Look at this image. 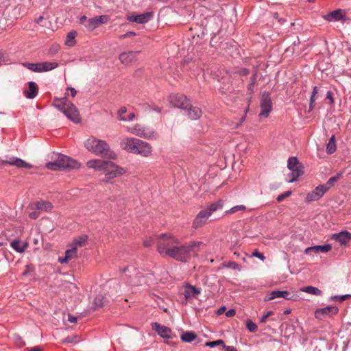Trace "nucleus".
<instances>
[{"label":"nucleus","mask_w":351,"mask_h":351,"mask_svg":"<svg viewBox=\"0 0 351 351\" xmlns=\"http://www.w3.org/2000/svg\"><path fill=\"white\" fill-rule=\"evenodd\" d=\"M127 112V109L125 107H122L118 112V114L119 117V119H121V117H123V114H125Z\"/></svg>","instance_id":"680f3d73"},{"label":"nucleus","mask_w":351,"mask_h":351,"mask_svg":"<svg viewBox=\"0 0 351 351\" xmlns=\"http://www.w3.org/2000/svg\"><path fill=\"white\" fill-rule=\"evenodd\" d=\"M42 350H43L42 348L39 346H34L30 349H27V351H42Z\"/></svg>","instance_id":"69168bd1"},{"label":"nucleus","mask_w":351,"mask_h":351,"mask_svg":"<svg viewBox=\"0 0 351 351\" xmlns=\"http://www.w3.org/2000/svg\"><path fill=\"white\" fill-rule=\"evenodd\" d=\"M315 101V95H312L310 98L309 110H312L314 108V102Z\"/></svg>","instance_id":"864d4df0"},{"label":"nucleus","mask_w":351,"mask_h":351,"mask_svg":"<svg viewBox=\"0 0 351 351\" xmlns=\"http://www.w3.org/2000/svg\"><path fill=\"white\" fill-rule=\"evenodd\" d=\"M326 99L330 100V104H333V98H332V93L330 90H328L326 93Z\"/></svg>","instance_id":"bf43d9fd"},{"label":"nucleus","mask_w":351,"mask_h":351,"mask_svg":"<svg viewBox=\"0 0 351 351\" xmlns=\"http://www.w3.org/2000/svg\"><path fill=\"white\" fill-rule=\"evenodd\" d=\"M351 298V295L350 294H346L342 295H334L331 297V300L333 301H337L341 302L344 301L345 300Z\"/></svg>","instance_id":"c03bdc74"},{"label":"nucleus","mask_w":351,"mask_h":351,"mask_svg":"<svg viewBox=\"0 0 351 351\" xmlns=\"http://www.w3.org/2000/svg\"><path fill=\"white\" fill-rule=\"evenodd\" d=\"M345 16V12L343 10L338 9L329 12L324 16V19L328 21H339Z\"/></svg>","instance_id":"5701e85b"},{"label":"nucleus","mask_w":351,"mask_h":351,"mask_svg":"<svg viewBox=\"0 0 351 351\" xmlns=\"http://www.w3.org/2000/svg\"><path fill=\"white\" fill-rule=\"evenodd\" d=\"M336 149L335 137V136H332L326 145V153L328 154H332L336 151Z\"/></svg>","instance_id":"2f4dec72"},{"label":"nucleus","mask_w":351,"mask_h":351,"mask_svg":"<svg viewBox=\"0 0 351 351\" xmlns=\"http://www.w3.org/2000/svg\"><path fill=\"white\" fill-rule=\"evenodd\" d=\"M331 249L332 246L330 244L315 245L306 248V250H304V253L307 255H311L313 252L316 254L319 252L325 253L329 252Z\"/></svg>","instance_id":"a211bd4d"},{"label":"nucleus","mask_w":351,"mask_h":351,"mask_svg":"<svg viewBox=\"0 0 351 351\" xmlns=\"http://www.w3.org/2000/svg\"><path fill=\"white\" fill-rule=\"evenodd\" d=\"M65 255L69 259H71L77 256V250H75V247H72L69 250H67L65 252Z\"/></svg>","instance_id":"a18cd8bd"},{"label":"nucleus","mask_w":351,"mask_h":351,"mask_svg":"<svg viewBox=\"0 0 351 351\" xmlns=\"http://www.w3.org/2000/svg\"><path fill=\"white\" fill-rule=\"evenodd\" d=\"M291 194V191H285V193L279 195L277 198H276V200L278 202H282L286 197L290 196Z\"/></svg>","instance_id":"49530a36"},{"label":"nucleus","mask_w":351,"mask_h":351,"mask_svg":"<svg viewBox=\"0 0 351 351\" xmlns=\"http://www.w3.org/2000/svg\"><path fill=\"white\" fill-rule=\"evenodd\" d=\"M201 293V289L196 288L195 287L186 284L184 286V295L186 300L196 298L198 295Z\"/></svg>","instance_id":"aec40b11"},{"label":"nucleus","mask_w":351,"mask_h":351,"mask_svg":"<svg viewBox=\"0 0 351 351\" xmlns=\"http://www.w3.org/2000/svg\"><path fill=\"white\" fill-rule=\"evenodd\" d=\"M135 117V114L134 113H130L127 117H121V121H132Z\"/></svg>","instance_id":"603ef678"},{"label":"nucleus","mask_w":351,"mask_h":351,"mask_svg":"<svg viewBox=\"0 0 351 351\" xmlns=\"http://www.w3.org/2000/svg\"><path fill=\"white\" fill-rule=\"evenodd\" d=\"M155 242H156L157 250L160 254L180 262H186L192 256H197L198 251L204 245L203 242L197 241H191L182 244L178 238L168 234L151 237L144 241L143 245L148 247Z\"/></svg>","instance_id":"f257e3e1"},{"label":"nucleus","mask_w":351,"mask_h":351,"mask_svg":"<svg viewBox=\"0 0 351 351\" xmlns=\"http://www.w3.org/2000/svg\"><path fill=\"white\" fill-rule=\"evenodd\" d=\"M10 246L17 252H23L27 247V243L19 240H14L10 243Z\"/></svg>","instance_id":"c85d7f7f"},{"label":"nucleus","mask_w":351,"mask_h":351,"mask_svg":"<svg viewBox=\"0 0 351 351\" xmlns=\"http://www.w3.org/2000/svg\"><path fill=\"white\" fill-rule=\"evenodd\" d=\"M2 164H9L11 165L16 166L19 168H25V169H31L32 168V165L29 163L26 162L25 160L19 158H14L13 159H10V160H3L1 162Z\"/></svg>","instance_id":"4be33fe9"},{"label":"nucleus","mask_w":351,"mask_h":351,"mask_svg":"<svg viewBox=\"0 0 351 351\" xmlns=\"http://www.w3.org/2000/svg\"><path fill=\"white\" fill-rule=\"evenodd\" d=\"M273 16L274 19H278V22L280 24H283L285 22V19H283L282 18H279V14L277 12L274 13Z\"/></svg>","instance_id":"4d7b16f0"},{"label":"nucleus","mask_w":351,"mask_h":351,"mask_svg":"<svg viewBox=\"0 0 351 351\" xmlns=\"http://www.w3.org/2000/svg\"><path fill=\"white\" fill-rule=\"evenodd\" d=\"M38 87L36 83L34 82H29L28 90H24L23 94L27 99H34L38 95Z\"/></svg>","instance_id":"393cba45"},{"label":"nucleus","mask_w":351,"mask_h":351,"mask_svg":"<svg viewBox=\"0 0 351 351\" xmlns=\"http://www.w3.org/2000/svg\"><path fill=\"white\" fill-rule=\"evenodd\" d=\"M223 345H225V343H224L223 341L221 339H218V340L214 341H209V342H206L205 343L206 346H208L210 348H215V346H222V347L223 348Z\"/></svg>","instance_id":"79ce46f5"},{"label":"nucleus","mask_w":351,"mask_h":351,"mask_svg":"<svg viewBox=\"0 0 351 351\" xmlns=\"http://www.w3.org/2000/svg\"><path fill=\"white\" fill-rule=\"evenodd\" d=\"M136 33L134 32H128L125 34L121 36V38H125L128 37L135 36Z\"/></svg>","instance_id":"13d9d810"},{"label":"nucleus","mask_w":351,"mask_h":351,"mask_svg":"<svg viewBox=\"0 0 351 351\" xmlns=\"http://www.w3.org/2000/svg\"><path fill=\"white\" fill-rule=\"evenodd\" d=\"M342 173H338L336 176L330 178L326 183L324 185L327 188V190L328 191L335 184V183L340 179Z\"/></svg>","instance_id":"c9c22d12"},{"label":"nucleus","mask_w":351,"mask_h":351,"mask_svg":"<svg viewBox=\"0 0 351 351\" xmlns=\"http://www.w3.org/2000/svg\"><path fill=\"white\" fill-rule=\"evenodd\" d=\"M88 240V237L86 235H83L81 237H79L77 238H75L73 240V247H75V250H77V247H82L85 245Z\"/></svg>","instance_id":"473e14b6"},{"label":"nucleus","mask_w":351,"mask_h":351,"mask_svg":"<svg viewBox=\"0 0 351 351\" xmlns=\"http://www.w3.org/2000/svg\"><path fill=\"white\" fill-rule=\"evenodd\" d=\"M152 329L156 331L158 335H160L163 339H169L171 338V330L163 325H161L157 322L152 323Z\"/></svg>","instance_id":"4468645a"},{"label":"nucleus","mask_w":351,"mask_h":351,"mask_svg":"<svg viewBox=\"0 0 351 351\" xmlns=\"http://www.w3.org/2000/svg\"><path fill=\"white\" fill-rule=\"evenodd\" d=\"M223 201L219 200L217 202L210 204L204 210L206 211L207 215L210 217L214 212H215L218 210H221L223 208Z\"/></svg>","instance_id":"cd10ccee"},{"label":"nucleus","mask_w":351,"mask_h":351,"mask_svg":"<svg viewBox=\"0 0 351 351\" xmlns=\"http://www.w3.org/2000/svg\"><path fill=\"white\" fill-rule=\"evenodd\" d=\"M84 145L89 152L97 156L109 159H116L117 158V154L110 148L109 145L105 141L92 136L84 142Z\"/></svg>","instance_id":"7ed1b4c3"},{"label":"nucleus","mask_w":351,"mask_h":351,"mask_svg":"<svg viewBox=\"0 0 351 351\" xmlns=\"http://www.w3.org/2000/svg\"><path fill=\"white\" fill-rule=\"evenodd\" d=\"M303 173V171H291V173L287 175V181L289 183H292L295 182L298 179V178L302 176Z\"/></svg>","instance_id":"f704fd0d"},{"label":"nucleus","mask_w":351,"mask_h":351,"mask_svg":"<svg viewBox=\"0 0 351 351\" xmlns=\"http://www.w3.org/2000/svg\"><path fill=\"white\" fill-rule=\"evenodd\" d=\"M53 106L58 110L64 113V114L71 121L75 123L81 121L79 112L75 106L69 101L66 97L62 98H55Z\"/></svg>","instance_id":"20e7f679"},{"label":"nucleus","mask_w":351,"mask_h":351,"mask_svg":"<svg viewBox=\"0 0 351 351\" xmlns=\"http://www.w3.org/2000/svg\"><path fill=\"white\" fill-rule=\"evenodd\" d=\"M109 20V16L107 15H100L93 18H90L85 25L86 27L89 31H93L101 24L106 23Z\"/></svg>","instance_id":"9d476101"},{"label":"nucleus","mask_w":351,"mask_h":351,"mask_svg":"<svg viewBox=\"0 0 351 351\" xmlns=\"http://www.w3.org/2000/svg\"><path fill=\"white\" fill-rule=\"evenodd\" d=\"M245 115L243 116L239 122L237 123L234 127V128H238L245 121Z\"/></svg>","instance_id":"e2e57ef3"},{"label":"nucleus","mask_w":351,"mask_h":351,"mask_svg":"<svg viewBox=\"0 0 351 351\" xmlns=\"http://www.w3.org/2000/svg\"><path fill=\"white\" fill-rule=\"evenodd\" d=\"M246 207L244 205H237L226 211V214H232L238 211H244Z\"/></svg>","instance_id":"a19ab883"},{"label":"nucleus","mask_w":351,"mask_h":351,"mask_svg":"<svg viewBox=\"0 0 351 351\" xmlns=\"http://www.w3.org/2000/svg\"><path fill=\"white\" fill-rule=\"evenodd\" d=\"M293 296L287 291H273L265 299V301H269L278 298H282L286 300H291Z\"/></svg>","instance_id":"412c9836"},{"label":"nucleus","mask_w":351,"mask_h":351,"mask_svg":"<svg viewBox=\"0 0 351 351\" xmlns=\"http://www.w3.org/2000/svg\"><path fill=\"white\" fill-rule=\"evenodd\" d=\"M226 267H227L228 268L233 269L234 270L239 269V264H237V263H235L234 261L228 262V263L226 265Z\"/></svg>","instance_id":"09e8293b"},{"label":"nucleus","mask_w":351,"mask_h":351,"mask_svg":"<svg viewBox=\"0 0 351 351\" xmlns=\"http://www.w3.org/2000/svg\"><path fill=\"white\" fill-rule=\"evenodd\" d=\"M138 53L139 51H137L123 52L119 55V60L121 63L127 65L135 61Z\"/></svg>","instance_id":"dca6fc26"},{"label":"nucleus","mask_w":351,"mask_h":351,"mask_svg":"<svg viewBox=\"0 0 351 351\" xmlns=\"http://www.w3.org/2000/svg\"><path fill=\"white\" fill-rule=\"evenodd\" d=\"M256 78H257V73H254L253 74V75L250 78V84H248L247 86V90L250 92H252L253 91V89H254V85H255V83L256 82Z\"/></svg>","instance_id":"37998d69"},{"label":"nucleus","mask_w":351,"mask_h":351,"mask_svg":"<svg viewBox=\"0 0 351 351\" xmlns=\"http://www.w3.org/2000/svg\"><path fill=\"white\" fill-rule=\"evenodd\" d=\"M327 191V188L324 184L318 185L313 191L307 193L305 200L306 202L318 201Z\"/></svg>","instance_id":"6e6552de"},{"label":"nucleus","mask_w":351,"mask_h":351,"mask_svg":"<svg viewBox=\"0 0 351 351\" xmlns=\"http://www.w3.org/2000/svg\"><path fill=\"white\" fill-rule=\"evenodd\" d=\"M32 208L43 211H49L53 208V205L49 202L40 200L34 202L32 206Z\"/></svg>","instance_id":"a878e982"},{"label":"nucleus","mask_w":351,"mask_h":351,"mask_svg":"<svg viewBox=\"0 0 351 351\" xmlns=\"http://www.w3.org/2000/svg\"><path fill=\"white\" fill-rule=\"evenodd\" d=\"M87 167L97 171H104V182H109L111 180L123 175L125 171L115 163L100 159L90 160L87 162Z\"/></svg>","instance_id":"f03ea898"},{"label":"nucleus","mask_w":351,"mask_h":351,"mask_svg":"<svg viewBox=\"0 0 351 351\" xmlns=\"http://www.w3.org/2000/svg\"><path fill=\"white\" fill-rule=\"evenodd\" d=\"M197 337L196 334L193 331H186L181 335V339L184 342L190 343Z\"/></svg>","instance_id":"7c9ffc66"},{"label":"nucleus","mask_w":351,"mask_h":351,"mask_svg":"<svg viewBox=\"0 0 351 351\" xmlns=\"http://www.w3.org/2000/svg\"><path fill=\"white\" fill-rule=\"evenodd\" d=\"M138 141L136 138H124L121 141V147L126 152L134 154Z\"/></svg>","instance_id":"2eb2a0df"},{"label":"nucleus","mask_w":351,"mask_h":351,"mask_svg":"<svg viewBox=\"0 0 351 351\" xmlns=\"http://www.w3.org/2000/svg\"><path fill=\"white\" fill-rule=\"evenodd\" d=\"M223 349H225L226 351H237L234 346H229L226 345H223Z\"/></svg>","instance_id":"0e129e2a"},{"label":"nucleus","mask_w":351,"mask_h":351,"mask_svg":"<svg viewBox=\"0 0 351 351\" xmlns=\"http://www.w3.org/2000/svg\"><path fill=\"white\" fill-rule=\"evenodd\" d=\"M287 167L291 171H303L301 163L298 161L296 157H290L288 160Z\"/></svg>","instance_id":"bb28decb"},{"label":"nucleus","mask_w":351,"mask_h":351,"mask_svg":"<svg viewBox=\"0 0 351 351\" xmlns=\"http://www.w3.org/2000/svg\"><path fill=\"white\" fill-rule=\"evenodd\" d=\"M252 256L258 258L261 261H264L265 259V257L264 254L261 253V252H258L257 250L254 251L252 253Z\"/></svg>","instance_id":"3c124183"},{"label":"nucleus","mask_w":351,"mask_h":351,"mask_svg":"<svg viewBox=\"0 0 351 351\" xmlns=\"http://www.w3.org/2000/svg\"><path fill=\"white\" fill-rule=\"evenodd\" d=\"M153 18L152 12H147L138 15L128 16L127 19L131 22H135L139 24H144L147 23Z\"/></svg>","instance_id":"ddd939ff"},{"label":"nucleus","mask_w":351,"mask_h":351,"mask_svg":"<svg viewBox=\"0 0 351 351\" xmlns=\"http://www.w3.org/2000/svg\"><path fill=\"white\" fill-rule=\"evenodd\" d=\"M76 36H77V32L75 31H71V32H69L66 36L65 44L69 47L73 46L75 43V38Z\"/></svg>","instance_id":"72a5a7b5"},{"label":"nucleus","mask_w":351,"mask_h":351,"mask_svg":"<svg viewBox=\"0 0 351 351\" xmlns=\"http://www.w3.org/2000/svg\"><path fill=\"white\" fill-rule=\"evenodd\" d=\"M245 326L247 330L251 332H255L258 330L257 325L254 323L251 319H247Z\"/></svg>","instance_id":"ea45409f"},{"label":"nucleus","mask_w":351,"mask_h":351,"mask_svg":"<svg viewBox=\"0 0 351 351\" xmlns=\"http://www.w3.org/2000/svg\"><path fill=\"white\" fill-rule=\"evenodd\" d=\"M60 50V46L58 45H53L49 49V53L51 55H56Z\"/></svg>","instance_id":"de8ad7c7"},{"label":"nucleus","mask_w":351,"mask_h":351,"mask_svg":"<svg viewBox=\"0 0 351 351\" xmlns=\"http://www.w3.org/2000/svg\"><path fill=\"white\" fill-rule=\"evenodd\" d=\"M127 131L130 133L146 139H156L157 133L152 128L136 124L133 127H127Z\"/></svg>","instance_id":"423d86ee"},{"label":"nucleus","mask_w":351,"mask_h":351,"mask_svg":"<svg viewBox=\"0 0 351 351\" xmlns=\"http://www.w3.org/2000/svg\"><path fill=\"white\" fill-rule=\"evenodd\" d=\"M261 112L259 117H267L272 110V103L270 94L268 92H264L261 96Z\"/></svg>","instance_id":"0eeeda50"},{"label":"nucleus","mask_w":351,"mask_h":351,"mask_svg":"<svg viewBox=\"0 0 351 351\" xmlns=\"http://www.w3.org/2000/svg\"><path fill=\"white\" fill-rule=\"evenodd\" d=\"M23 66L27 68V69L32 71L34 72L40 73V62L39 63H29V62H24L23 64Z\"/></svg>","instance_id":"e433bc0d"},{"label":"nucleus","mask_w":351,"mask_h":351,"mask_svg":"<svg viewBox=\"0 0 351 351\" xmlns=\"http://www.w3.org/2000/svg\"><path fill=\"white\" fill-rule=\"evenodd\" d=\"M52 158L53 161L46 164L47 168L50 170L57 171L65 168L74 169L77 168L80 165L76 160L59 153H53Z\"/></svg>","instance_id":"39448f33"},{"label":"nucleus","mask_w":351,"mask_h":351,"mask_svg":"<svg viewBox=\"0 0 351 351\" xmlns=\"http://www.w3.org/2000/svg\"><path fill=\"white\" fill-rule=\"evenodd\" d=\"M238 73L241 75H247L250 73V71L247 69L243 68L238 71Z\"/></svg>","instance_id":"5fc2aeb1"},{"label":"nucleus","mask_w":351,"mask_h":351,"mask_svg":"<svg viewBox=\"0 0 351 351\" xmlns=\"http://www.w3.org/2000/svg\"><path fill=\"white\" fill-rule=\"evenodd\" d=\"M332 239L339 242L341 245H346L351 240V233L348 231H341L339 233L334 234Z\"/></svg>","instance_id":"b1692460"},{"label":"nucleus","mask_w":351,"mask_h":351,"mask_svg":"<svg viewBox=\"0 0 351 351\" xmlns=\"http://www.w3.org/2000/svg\"><path fill=\"white\" fill-rule=\"evenodd\" d=\"M39 216V213L37 211H33L29 214V217L32 219H36Z\"/></svg>","instance_id":"6e6d98bb"},{"label":"nucleus","mask_w":351,"mask_h":351,"mask_svg":"<svg viewBox=\"0 0 351 351\" xmlns=\"http://www.w3.org/2000/svg\"><path fill=\"white\" fill-rule=\"evenodd\" d=\"M170 102L175 107L186 109L189 106V101L186 97L182 94H174L170 96Z\"/></svg>","instance_id":"1a4fd4ad"},{"label":"nucleus","mask_w":351,"mask_h":351,"mask_svg":"<svg viewBox=\"0 0 351 351\" xmlns=\"http://www.w3.org/2000/svg\"><path fill=\"white\" fill-rule=\"evenodd\" d=\"M273 314V311H268L267 313H266L265 315H263L261 319H260V322L261 323H265L267 322V318Z\"/></svg>","instance_id":"8fccbe9b"},{"label":"nucleus","mask_w":351,"mask_h":351,"mask_svg":"<svg viewBox=\"0 0 351 351\" xmlns=\"http://www.w3.org/2000/svg\"><path fill=\"white\" fill-rule=\"evenodd\" d=\"M152 147L147 142L138 139L135 148L134 154H139L144 157H148L152 155Z\"/></svg>","instance_id":"9b49d317"},{"label":"nucleus","mask_w":351,"mask_h":351,"mask_svg":"<svg viewBox=\"0 0 351 351\" xmlns=\"http://www.w3.org/2000/svg\"><path fill=\"white\" fill-rule=\"evenodd\" d=\"M302 291L315 295H320L322 294V291L317 289V287L308 286L302 288L301 289Z\"/></svg>","instance_id":"4c0bfd02"},{"label":"nucleus","mask_w":351,"mask_h":351,"mask_svg":"<svg viewBox=\"0 0 351 351\" xmlns=\"http://www.w3.org/2000/svg\"><path fill=\"white\" fill-rule=\"evenodd\" d=\"M236 314V311L234 309H229L226 313V315L228 317H233Z\"/></svg>","instance_id":"052dcab7"},{"label":"nucleus","mask_w":351,"mask_h":351,"mask_svg":"<svg viewBox=\"0 0 351 351\" xmlns=\"http://www.w3.org/2000/svg\"><path fill=\"white\" fill-rule=\"evenodd\" d=\"M183 110L184 111V114L191 120H197L199 119L202 114L200 108L192 106L190 104L189 106Z\"/></svg>","instance_id":"6ab92c4d"},{"label":"nucleus","mask_w":351,"mask_h":351,"mask_svg":"<svg viewBox=\"0 0 351 351\" xmlns=\"http://www.w3.org/2000/svg\"><path fill=\"white\" fill-rule=\"evenodd\" d=\"M58 66L56 62H40V73L50 71Z\"/></svg>","instance_id":"c756f323"},{"label":"nucleus","mask_w":351,"mask_h":351,"mask_svg":"<svg viewBox=\"0 0 351 351\" xmlns=\"http://www.w3.org/2000/svg\"><path fill=\"white\" fill-rule=\"evenodd\" d=\"M208 218L209 216L207 215L206 211L202 210L194 219L193 221V228L195 229H198L202 227L206 224Z\"/></svg>","instance_id":"f3484780"},{"label":"nucleus","mask_w":351,"mask_h":351,"mask_svg":"<svg viewBox=\"0 0 351 351\" xmlns=\"http://www.w3.org/2000/svg\"><path fill=\"white\" fill-rule=\"evenodd\" d=\"M338 308L335 306H328L322 308L317 309L315 312V316L319 319H324L326 315H332L338 313Z\"/></svg>","instance_id":"f8f14e48"},{"label":"nucleus","mask_w":351,"mask_h":351,"mask_svg":"<svg viewBox=\"0 0 351 351\" xmlns=\"http://www.w3.org/2000/svg\"><path fill=\"white\" fill-rule=\"evenodd\" d=\"M107 302V300L102 295H97L94 299V305L95 307H102Z\"/></svg>","instance_id":"58836bf2"},{"label":"nucleus","mask_w":351,"mask_h":351,"mask_svg":"<svg viewBox=\"0 0 351 351\" xmlns=\"http://www.w3.org/2000/svg\"><path fill=\"white\" fill-rule=\"evenodd\" d=\"M64 341L66 342V343H73V342H75V337H70V336L67 337Z\"/></svg>","instance_id":"338daca9"},{"label":"nucleus","mask_w":351,"mask_h":351,"mask_svg":"<svg viewBox=\"0 0 351 351\" xmlns=\"http://www.w3.org/2000/svg\"><path fill=\"white\" fill-rule=\"evenodd\" d=\"M77 317L71 315H69L68 320L71 323H75L77 322Z\"/></svg>","instance_id":"774afa93"}]
</instances>
